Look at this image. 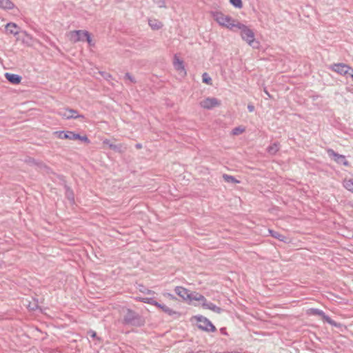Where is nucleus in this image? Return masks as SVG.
Masks as SVG:
<instances>
[{
  "instance_id": "obj_31",
  "label": "nucleus",
  "mask_w": 353,
  "mask_h": 353,
  "mask_svg": "<svg viewBox=\"0 0 353 353\" xmlns=\"http://www.w3.org/2000/svg\"><path fill=\"white\" fill-rule=\"evenodd\" d=\"M244 130V128H242L241 127H236L232 130V134L234 135H238L243 133Z\"/></svg>"
},
{
  "instance_id": "obj_33",
  "label": "nucleus",
  "mask_w": 353,
  "mask_h": 353,
  "mask_svg": "<svg viewBox=\"0 0 353 353\" xmlns=\"http://www.w3.org/2000/svg\"><path fill=\"white\" fill-rule=\"evenodd\" d=\"M124 79L129 80L131 83H136L134 78L129 72L125 74Z\"/></svg>"
},
{
  "instance_id": "obj_32",
  "label": "nucleus",
  "mask_w": 353,
  "mask_h": 353,
  "mask_svg": "<svg viewBox=\"0 0 353 353\" xmlns=\"http://www.w3.org/2000/svg\"><path fill=\"white\" fill-rule=\"evenodd\" d=\"M163 296L164 297H166V298L169 299L170 300H172V301H176V297L174 294H172L171 293H169V292H164V293H163Z\"/></svg>"
},
{
  "instance_id": "obj_38",
  "label": "nucleus",
  "mask_w": 353,
  "mask_h": 353,
  "mask_svg": "<svg viewBox=\"0 0 353 353\" xmlns=\"http://www.w3.org/2000/svg\"><path fill=\"white\" fill-rule=\"evenodd\" d=\"M347 74H349L351 77L352 79L353 80V68H352L350 67V72Z\"/></svg>"
},
{
  "instance_id": "obj_15",
  "label": "nucleus",
  "mask_w": 353,
  "mask_h": 353,
  "mask_svg": "<svg viewBox=\"0 0 353 353\" xmlns=\"http://www.w3.org/2000/svg\"><path fill=\"white\" fill-rule=\"evenodd\" d=\"M174 68L179 72H182L183 73V75L186 74V71L185 70V67L183 65V61L178 58L176 55H174Z\"/></svg>"
},
{
  "instance_id": "obj_30",
  "label": "nucleus",
  "mask_w": 353,
  "mask_h": 353,
  "mask_svg": "<svg viewBox=\"0 0 353 353\" xmlns=\"http://www.w3.org/2000/svg\"><path fill=\"white\" fill-rule=\"evenodd\" d=\"M230 3L236 8H241L243 7L241 0H230Z\"/></svg>"
},
{
  "instance_id": "obj_23",
  "label": "nucleus",
  "mask_w": 353,
  "mask_h": 353,
  "mask_svg": "<svg viewBox=\"0 0 353 353\" xmlns=\"http://www.w3.org/2000/svg\"><path fill=\"white\" fill-rule=\"evenodd\" d=\"M103 143L105 144H108L110 149H111L115 152H122L121 145H116V144L111 143H110V141H108V140L104 141Z\"/></svg>"
},
{
  "instance_id": "obj_39",
  "label": "nucleus",
  "mask_w": 353,
  "mask_h": 353,
  "mask_svg": "<svg viewBox=\"0 0 353 353\" xmlns=\"http://www.w3.org/2000/svg\"><path fill=\"white\" fill-rule=\"evenodd\" d=\"M264 92L265 93V94L269 97V98H271V95L270 94V93L268 92V91L267 90V89L265 88H264Z\"/></svg>"
},
{
  "instance_id": "obj_22",
  "label": "nucleus",
  "mask_w": 353,
  "mask_h": 353,
  "mask_svg": "<svg viewBox=\"0 0 353 353\" xmlns=\"http://www.w3.org/2000/svg\"><path fill=\"white\" fill-rule=\"evenodd\" d=\"M223 179H224V181L225 182L229 183L236 184V183H240V181L239 180H237L234 176H233L232 175L227 174H223Z\"/></svg>"
},
{
  "instance_id": "obj_25",
  "label": "nucleus",
  "mask_w": 353,
  "mask_h": 353,
  "mask_svg": "<svg viewBox=\"0 0 353 353\" xmlns=\"http://www.w3.org/2000/svg\"><path fill=\"white\" fill-rule=\"evenodd\" d=\"M138 290L145 294H154L155 292L151 290L146 288L143 284L138 285Z\"/></svg>"
},
{
  "instance_id": "obj_16",
  "label": "nucleus",
  "mask_w": 353,
  "mask_h": 353,
  "mask_svg": "<svg viewBox=\"0 0 353 353\" xmlns=\"http://www.w3.org/2000/svg\"><path fill=\"white\" fill-rule=\"evenodd\" d=\"M6 30L10 34L17 35L19 32V27L16 23L10 22L6 25Z\"/></svg>"
},
{
  "instance_id": "obj_26",
  "label": "nucleus",
  "mask_w": 353,
  "mask_h": 353,
  "mask_svg": "<svg viewBox=\"0 0 353 353\" xmlns=\"http://www.w3.org/2000/svg\"><path fill=\"white\" fill-rule=\"evenodd\" d=\"M343 185L347 190L353 192V179L345 180L343 182Z\"/></svg>"
},
{
  "instance_id": "obj_36",
  "label": "nucleus",
  "mask_w": 353,
  "mask_h": 353,
  "mask_svg": "<svg viewBox=\"0 0 353 353\" xmlns=\"http://www.w3.org/2000/svg\"><path fill=\"white\" fill-rule=\"evenodd\" d=\"M254 109H255V108H254V105L248 104V110L249 112H252L254 111Z\"/></svg>"
},
{
  "instance_id": "obj_19",
  "label": "nucleus",
  "mask_w": 353,
  "mask_h": 353,
  "mask_svg": "<svg viewBox=\"0 0 353 353\" xmlns=\"http://www.w3.org/2000/svg\"><path fill=\"white\" fill-rule=\"evenodd\" d=\"M202 301L203 302H205L206 299L205 298V296L198 292H190V299H189V302H191L192 301Z\"/></svg>"
},
{
  "instance_id": "obj_9",
  "label": "nucleus",
  "mask_w": 353,
  "mask_h": 353,
  "mask_svg": "<svg viewBox=\"0 0 353 353\" xmlns=\"http://www.w3.org/2000/svg\"><path fill=\"white\" fill-rule=\"evenodd\" d=\"M328 156L332 158L334 161L339 164H341L345 166L349 165V162L346 160L345 157L342 154L336 153L332 149H328L327 150Z\"/></svg>"
},
{
  "instance_id": "obj_34",
  "label": "nucleus",
  "mask_w": 353,
  "mask_h": 353,
  "mask_svg": "<svg viewBox=\"0 0 353 353\" xmlns=\"http://www.w3.org/2000/svg\"><path fill=\"white\" fill-rule=\"evenodd\" d=\"M76 139H79V140H81V141H83L85 143H89L90 142L89 139L88 138V137L85 136H85H81L79 134V138H76Z\"/></svg>"
},
{
  "instance_id": "obj_28",
  "label": "nucleus",
  "mask_w": 353,
  "mask_h": 353,
  "mask_svg": "<svg viewBox=\"0 0 353 353\" xmlns=\"http://www.w3.org/2000/svg\"><path fill=\"white\" fill-rule=\"evenodd\" d=\"M202 81H203V83H205L206 84L212 85V79L208 75V74L206 73V72H204L203 74V75H202Z\"/></svg>"
},
{
  "instance_id": "obj_14",
  "label": "nucleus",
  "mask_w": 353,
  "mask_h": 353,
  "mask_svg": "<svg viewBox=\"0 0 353 353\" xmlns=\"http://www.w3.org/2000/svg\"><path fill=\"white\" fill-rule=\"evenodd\" d=\"M202 306L203 307H204L205 309H208V310H210L217 314H220L223 311V309L216 306L215 304L211 303V302H209L207 301V299L205 300V302H203L202 303Z\"/></svg>"
},
{
  "instance_id": "obj_20",
  "label": "nucleus",
  "mask_w": 353,
  "mask_h": 353,
  "mask_svg": "<svg viewBox=\"0 0 353 353\" xmlns=\"http://www.w3.org/2000/svg\"><path fill=\"white\" fill-rule=\"evenodd\" d=\"M279 143L276 142L268 147L267 152L271 155H274L279 151Z\"/></svg>"
},
{
  "instance_id": "obj_27",
  "label": "nucleus",
  "mask_w": 353,
  "mask_h": 353,
  "mask_svg": "<svg viewBox=\"0 0 353 353\" xmlns=\"http://www.w3.org/2000/svg\"><path fill=\"white\" fill-rule=\"evenodd\" d=\"M65 188L66 190L65 191V195L67 196V198L71 201H74V194H73V192L72 190L70 189V188H69L68 186L65 185Z\"/></svg>"
},
{
  "instance_id": "obj_3",
  "label": "nucleus",
  "mask_w": 353,
  "mask_h": 353,
  "mask_svg": "<svg viewBox=\"0 0 353 353\" xmlns=\"http://www.w3.org/2000/svg\"><path fill=\"white\" fill-rule=\"evenodd\" d=\"M214 19L221 26L225 27L229 29L236 28V25L238 24L236 20L232 19L228 15H225L221 12H214L212 13Z\"/></svg>"
},
{
  "instance_id": "obj_8",
  "label": "nucleus",
  "mask_w": 353,
  "mask_h": 353,
  "mask_svg": "<svg viewBox=\"0 0 353 353\" xmlns=\"http://www.w3.org/2000/svg\"><path fill=\"white\" fill-rule=\"evenodd\" d=\"M329 68L337 74L344 76L349 73L350 66L345 63H338L332 64L330 65Z\"/></svg>"
},
{
  "instance_id": "obj_6",
  "label": "nucleus",
  "mask_w": 353,
  "mask_h": 353,
  "mask_svg": "<svg viewBox=\"0 0 353 353\" xmlns=\"http://www.w3.org/2000/svg\"><path fill=\"white\" fill-rule=\"evenodd\" d=\"M306 314L307 315L319 316L322 320L327 322L330 325L336 327H340L341 324L333 321L330 316L325 314V313L318 308H310L307 310Z\"/></svg>"
},
{
  "instance_id": "obj_40",
  "label": "nucleus",
  "mask_w": 353,
  "mask_h": 353,
  "mask_svg": "<svg viewBox=\"0 0 353 353\" xmlns=\"http://www.w3.org/2000/svg\"><path fill=\"white\" fill-rule=\"evenodd\" d=\"M135 148H136L137 149H141V148H142V145H141V143H137V144L135 145Z\"/></svg>"
},
{
  "instance_id": "obj_4",
  "label": "nucleus",
  "mask_w": 353,
  "mask_h": 353,
  "mask_svg": "<svg viewBox=\"0 0 353 353\" xmlns=\"http://www.w3.org/2000/svg\"><path fill=\"white\" fill-rule=\"evenodd\" d=\"M70 40L74 43L86 41L90 46H94V43L91 39L90 34L87 30H73L70 32Z\"/></svg>"
},
{
  "instance_id": "obj_2",
  "label": "nucleus",
  "mask_w": 353,
  "mask_h": 353,
  "mask_svg": "<svg viewBox=\"0 0 353 353\" xmlns=\"http://www.w3.org/2000/svg\"><path fill=\"white\" fill-rule=\"evenodd\" d=\"M123 323L127 325L141 327L145 324V320L137 312L131 309H127L123 319Z\"/></svg>"
},
{
  "instance_id": "obj_17",
  "label": "nucleus",
  "mask_w": 353,
  "mask_h": 353,
  "mask_svg": "<svg viewBox=\"0 0 353 353\" xmlns=\"http://www.w3.org/2000/svg\"><path fill=\"white\" fill-rule=\"evenodd\" d=\"M5 77L6 79L12 84H19L21 81V77L16 74L7 72L5 74Z\"/></svg>"
},
{
  "instance_id": "obj_35",
  "label": "nucleus",
  "mask_w": 353,
  "mask_h": 353,
  "mask_svg": "<svg viewBox=\"0 0 353 353\" xmlns=\"http://www.w3.org/2000/svg\"><path fill=\"white\" fill-rule=\"evenodd\" d=\"M154 2L158 5L159 8L165 7V2L163 0H153Z\"/></svg>"
},
{
  "instance_id": "obj_37",
  "label": "nucleus",
  "mask_w": 353,
  "mask_h": 353,
  "mask_svg": "<svg viewBox=\"0 0 353 353\" xmlns=\"http://www.w3.org/2000/svg\"><path fill=\"white\" fill-rule=\"evenodd\" d=\"M88 334L92 338H95L97 336V333L93 330L89 331Z\"/></svg>"
},
{
  "instance_id": "obj_5",
  "label": "nucleus",
  "mask_w": 353,
  "mask_h": 353,
  "mask_svg": "<svg viewBox=\"0 0 353 353\" xmlns=\"http://www.w3.org/2000/svg\"><path fill=\"white\" fill-rule=\"evenodd\" d=\"M194 319L196 321L197 327L199 330L207 332H214L216 331L215 326L206 317L203 316H195Z\"/></svg>"
},
{
  "instance_id": "obj_21",
  "label": "nucleus",
  "mask_w": 353,
  "mask_h": 353,
  "mask_svg": "<svg viewBox=\"0 0 353 353\" xmlns=\"http://www.w3.org/2000/svg\"><path fill=\"white\" fill-rule=\"evenodd\" d=\"M0 8L10 10L14 8V3L10 0H0Z\"/></svg>"
},
{
  "instance_id": "obj_11",
  "label": "nucleus",
  "mask_w": 353,
  "mask_h": 353,
  "mask_svg": "<svg viewBox=\"0 0 353 353\" xmlns=\"http://www.w3.org/2000/svg\"><path fill=\"white\" fill-rule=\"evenodd\" d=\"M174 292L183 301L189 302L190 292L188 289L182 286H176Z\"/></svg>"
},
{
  "instance_id": "obj_7",
  "label": "nucleus",
  "mask_w": 353,
  "mask_h": 353,
  "mask_svg": "<svg viewBox=\"0 0 353 353\" xmlns=\"http://www.w3.org/2000/svg\"><path fill=\"white\" fill-rule=\"evenodd\" d=\"M58 114L61 117L66 119L84 118V116L83 114H78V112L76 110L70 108L60 109L58 111Z\"/></svg>"
},
{
  "instance_id": "obj_10",
  "label": "nucleus",
  "mask_w": 353,
  "mask_h": 353,
  "mask_svg": "<svg viewBox=\"0 0 353 353\" xmlns=\"http://www.w3.org/2000/svg\"><path fill=\"white\" fill-rule=\"evenodd\" d=\"M54 134L61 139L76 140V138H79V134L71 131H56Z\"/></svg>"
},
{
  "instance_id": "obj_13",
  "label": "nucleus",
  "mask_w": 353,
  "mask_h": 353,
  "mask_svg": "<svg viewBox=\"0 0 353 353\" xmlns=\"http://www.w3.org/2000/svg\"><path fill=\"white\" fill-rule=\"evenodd\" d=\"M157 307L161 309L163 312H165L168 315L173 316L174 319H177L181 316L180 312L173 310L172 309L170 308L169 307L164 304L159 303Z\"/></svg>"
},
{
  "instance_id": "obj_18",
  "label": "nucleus",
  "mask_w": 353,
  "mask_h": 353,
  "mask_svg": "<svg viewBox=\"0 0 353 353\" xmlns=\"http://www.w3.org/2000/svg\"><path fill=\"white\" fill-rule=\"evenodd\" d=\"M268 232H269L270 234L271 235V236H272L273 238H274L276 239H278L279 241H280L281 242L287 243L288 241V237L281 234L280 232H279L277 231L269 229Z\"/></svg>"
},
{
  "instance_id": "obj_12",
  "label": "nucleus",
  "mask_w": 353,
  "mask_h": 353,
  "mask_svg": "<svg viewBox=\"0 0 353 353\" xmlns=\"http://www.w3.org/2000/svg\"><path fill=\"white\" fill-rule=\"evenodd\" d=\"M200 105L205 109H211L219 105L218 99L216 98H207L200 102Z\"/></svg>"
},
{
  "instance_id": "obj_1",
  "label": "nucleus",
  "mask_w": 353,
  "mask_h": 353,
  "mask_svg": "<svg viewBox=\"0 0 353 353\" xmlns=\"http://www.w3.org/2000/svg\"><path fill=\"white\" fill-rule=\"evenodd\" d=\"M236 28L241 30V37L242 39L246 41L249 46H252L253 48H259V43L255 40L254 33L252 30L239 22L236 25Z\"/></svg>"
},
{
  "instance_id": "obj_24",
  "label": "nucleus",
  "mask_w": 353,
  "mask_h": 353,
  "mask_svg": "<svg viewBox=\"0 0 353 353\" xmlns=\"http://www.w3.org/2000/svg\"><path fill=\"white\" fill-rule=\"evenodd\" d=\"M139 300L143 303L150 304L157 307L159 302L154 300V298H139Z\"/></svg>"
},
{
  "instance_id": "obj_29",
  "label": "nucleus",
  "mask_w": 353,
  "mask_h": 353,
  "mask_svg": "<svg viewBox=\"0 0 353 353\" xmlns=\"http://www.w3.org/2000/svg\"><path fill=\"white\" fill-rule=\"evenodd\" d=\"M149 25L153 30H159L162 27V24L160 22L149 21Z\"/></svg>"
}]
</instances>
